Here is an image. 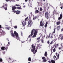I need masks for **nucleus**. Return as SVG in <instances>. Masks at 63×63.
Here are the masks:
<instances>
[{"instance_id":"obj_1","label":"nucleus","mask_w":63,"mask_h":63,"mask_svg":"<svg viewBox=\"0 0 63 63\" xmlns=\"http://www.w3.org/2000/svg\"><path fill=\"white\" fill-rule=\"evenodd\" d=\"M37 33H38V31L36 30L35 29H33L31 33V37L32 36V38H35V37H36V35H37ZM33 35V36H32Z\"/></svg>"},{"instance_id":"obj_2","label":"nucleus","mask_w":63,"mask_h":63,"mask_svg":"<svg viewBox=\"0 0 63 63\" xmlns=\"http://www.w3.org/2000/svg\"><path fill=\"white\" fill-rule=\"evenodd\" d=\"M32 49L31 51L32 52H33V54H35V53H36L37 51V49H36L35 50V48H36L35 46H34L33 45H32ZM34 51H35L34 52Z\"/></svg>"},{"instance_id":"obj_3","label":"nucleus","mask_w":63,"mask_h":63,"mask_svg":"<svg viewBox=\"0 0 63 63\" xmlns=\"http://www.w3.org/2000/svg\"><path fill=\"white\" fill-rule=\"evenodd\" d=\"M14 34L15 35V36H16V39L17 40H19V37L18 36V34L15 31L14 32Z\"/></svg>"},{"instance_id":"obj_4","label":"nucleus","mask_w":63,"mask_h":63,"mask_svg":"<svg viewBox=\"0 0 63 63\" xmlns=\"http://www.w3.org/2000/svg\"><path fill=\"white\" fill-rule=\"evenodd\" d=\"M32 24H33V23L32 22V20H30L29 21L28 25V27H31Z\"/></svg>"},{"instance_id":"obj_5","label":"nucleus","mask_w":63,"mask_h":63,"mask_svg":"<svg viewBox=\"0 0 63 63\" xmlns=\"http://www.w3.org/2000/svg\"><path fill=\"white\" fill-rule=\"evenodd\" d=\"M7 4H3V5L1 7V8H3L5 9V10H7Z\"/></svg>"},{"instance_id":"obj_6","label":"nucleus","mask_w":63,"mask_h":63,"mask_svg":"<svg viewBox=\"0 0 63 63\" xmlns=\"http://www.w3.org/2000/svg\"><path fill=\"white\" fill-rule=\"evenodd\" d=\"M49 15V14L48 13L46 12L45 13V17H46V18H47V19L49 18V17H48Z\"/></svg>"},{"instance_id":"obj_7","label":"nucleus","mask_w":63,"mask_h":63,"mask_svg":"<svg viewBox=\"0 0 63 63\" xmlns=\"http://www.w3.org/2000/svg\"><path fill=\"white\" fill-rule=\"evenodd\" d=\"M16 8V7H15V6H13L12 7V10H13V12H14V13H15V12H16V11L15 10Z\"/></svg>"},{"instance_id":"obj_8","label":"nucleus","mask_w":63,"mask_h":63,"mask_svg":"<svg viewBox=\"0 0 63 63\" xmlns=\"http://www.w3.org/2000/svg\"><path fill=\"white\" fill-rule=\"evenodd\" d=\"M42 23V21H41L40 23V26H43L44 25L45 23L44 22H43Z\"/></svg>"},{"instance_id":"obj_9","label":"nucleus","mask_w":63,"mask_h":63,"mask_svg":"<svg viewBox=\"0 0 63 63\" xmlns=\"http://www.w3.org/2000/svg\"><path fill=\"white\" fill-rule=\"evenodd\" d=\"M11 34L12 35V36L13 37H14L15 35L14 34V33L13 32V31L12 30H11Z\"/></svg>"},{"instance_id":"obj_10","label":"nucleus","mask_w":63,"mask_h":63,"mask_svg":"<svg viewBox=\"0 0 63 63\" xmlns=\"http://www.w3.org/2000/svg\"><path fill=\"white\" fill-rule=\"evenodd\" d=\"M22 25H23V26H24L25 25H26V22H24V21H23L22 22Z\"/></svg>"},{"instance_id":"obj_11","label":"nucleus","mask_w":63,"mask_h":63,"mask_svg":"<svg viewBox=\"0 0 63 63\" xmlns=\"http://www.w3.org/2000/svg\"><path fill=\"white\" fill-rule=\"evenodd\" d=\"M42 59H43V60L44 62H47V60L46 59V58L44 57H42Z\"/></svg>"},{"instance_id":"obj_12","label":"nucleus","mask_w":63,"mask_h":63,"mask_svg":"<svg viewBox=\"0 0 63 63\" xmlns=\"http://www.w3.org/2000/svg\"><path fill=\"white\" fill-rule=\"evenodd\" d=\"M7 2H8V1H10V2H11V1H12L13 2H15L16 1L15 0H5ZM17 1H18L19 0H16Z\"/></svg>"},{"instance_id":"obj_13","label":"nucleus","mask_w":63,"mask_h":63,"mask_svg":"<svg viewBox=\"0 0 63 63\" xmlns=\"http://www.w3.org/2000/svg\"><path fill=\"white\" fill-rule=\"evenodd\" d=\"M62 17V14H61L60 16V17L58 18V20H60V19H61Z\"/></svg>"},{"instance_id":"obj_14","label":"nucleus","mask_w":63,"mask_h":63,"mask_svg":"<svg viewBox=\"0 0 63 63\" xmlns=\"http://www.w3.org/2000/svg\"><path fill=\"white\" fill-rule=\"evenodd\" d=\"M15 12H16V14H17V15H18V14H19V13H20V11H15Z\"/></svg>"},{"instance_id":"obj_15","label":"nucleus","mask_w":63,"mask_h":63,"mask_svg":"<svg viewBox=\"0 0 63 63\" xmlns=\"http://www.w3.org/2000/svg\"><path fill=\"white\" fill-rule=\"evenodd\" d=\"M48 23L47 22H46L45 24V28L46 27H47Z\"/></svg>"},{"instance_id":"obj_16","label":"nucleus","mask_w":63,"mask_h":63,"mask_svg":"<svg viewBox=\"0 0 63 63\" xmlns=\"http://www.w3.org/2000/svg\"><path fill=\"white\" fill-rule=\"evenodd\" d=\"M28 61H29L31 62V57H29L28 59Z\"/></svg>"},{"instance_id":"obj_17","label":"nucleus","mask_w":63,"mask_h":63,"mask_svg":"<svg viewBox=\"0 0 63 63\" xmlns=\"http://www.w3.org/2000/svg\"><path fill=\"white\" fill-rule=\"evenodd\" d=\"M1 34H2V36H4V35H5V32H4V31H2V32Z\"/></svg>"},{"instance_id":"obj_18","label":"nucleus","mask_w":63,"mask_h":63,"mask_svg":"<svg viewBox=\"0 0 63 63\" xmlns=\"http://www.w3.org/2000/svg\"><path fill=\"white\" fill-rule=\"evenodd\" d=\"M5 47H2L1 48V49L2 50H5Z\"/></svg>"},{"instance_id":"obj_19","label":"nucleus","mask_w":63,"mask_h":63,"mask_svg":"<svg viewBox=\"0 0 63 63\" xmlns=\"http://www.w3.org/2000/svg\"><path fill=\"white\" fill-rule=\"evenodd\" d=\"M60 23V21H59L57 22L56 24H57V25H59Z\"/></svg>"},{"instance_id":"obj_20","label":"nucleus","mask_w":63,"mask_h":63,"mask_svg":"<svg viewBox=\"0 0 63 63\" xmlns=\"http://www.w3.org/2000/svg\"><path fill=\"white\" fill-rule=\"evenodd\" d=\"M47 52H46L45 53V56H47Z\"/></svg>"},{"instance_id":"obj_21","label":"nucleus","mask_w":63,"mask_h":63,"mask_svg":"<svg viewBox=\"0 0 63 63\" xmlns=\"http://www.w3.org/2000/svg\"><path fill=\"white\" fill-rule=\"evenodd\" d=\"M39 13V11H38V10H36L35 11V14H37V13Z\"/></svg>"},{"instance_id":"obj_22","label":"nucleus","mask_w":63,"mask_h":63,"mask_svg":"<svg viewBox=\"0 0 63 63\" xmlns=\"http://www.w3.org/2000/svg\"><path fill=\"white\" fill-rule=\"evenodd\" d=\"M51 62L52 63H55V61H54L53 60H51Z\"/></svg>"},{"instance_id":"obj_23","label":"nucleus","mask_w":63,"mask_h":63,"mask_svg":"<svg viewBox=\"0 0 63 63\" xmlns=\"http://www.w3.org/2000/svg\"><path fill=\"white\" fill-rule=\"evenodd\" d=\"M10 27H6V29H8V30H9V29H10Z\"/></svg>"},{"instance_id":"obj_24","label":"nucleus","mask_w":63,"mask_h":63,"mask_svg":"<svg viewBox=\"0 0 63 63\" xmlns=\"http://www.w3.org/2000/svg\"><path fill=\"white\" fill-rule=\"evenodd\" d=\"M60 29V27L59 26H58V30H59Z\"/></svg>"},{"instance_id":"obj_25","label":"nucleus","mask_w":63,"mask_h":63,"mask_svg":"<svg viewBox=\"0 0 63 63\" xmlns=\"http://www.w3.org/2000/svg\"><path fill=\"white\" fill-rule=\"evenodd\" d=\"M36 18H37V17L35 16L34 18H33V20H34V19H36Z\"/></svg>"},{"instance_id":"obj_26","label":"nucleus","mask_w":63,"mask_h":63,"mask_svg":"<svg viewBox=\"0 0 63 63\" xmlns=\"http://www.w3.org/2000/svg\"><path fill=\"white\" fill-rule=\"evenodd\" d=\"M14 27L15 28V29H16L17 28V26H14Z\"/></svg>"},{"instance_id":"obj_27","label":"nucleus","mask_w":63,"mask_h":63,"mask_svg":"<svg viewBox=\"0 0 63 63\" xmlns=\"http://www.w3.org/2000/svg\"><path fill=\"white\" fill-rule=\"evenodd\" d=\"M3 61V60L2 58H0V61L1 62H2Z\"/></svg>"},{"instance_id":"obj_28","label":"nucleus","mask_w":63,"mask_h":63,"mask_svg":"<svg viewBox=\"0 0 63 63\" xmlns=\"http://www.w3.org/2000/svg\"><path fill=\"white\" fill-rule=\"evenodd\" d=\"M59 54H58L57 55V59H59Z\"/></svg>"},{"instance_id":"obj_29","label":"nucleus","mask_w":63,"mask_h":63,"mask_svg":"<svg viewBox=\"0 0 63 63\" xmlns=\"http://www.w3.org/2000/svg\"><path fill=\"white\" fill-rule=\"evenodd\" d=\"M8 44L9 45L7 44V46H10V42H8Z\"/></svg>"},{"instance_id":"obj_30","label":"nucleus","mask_w":63,"mask_h":63,"mask_svg":"<svg viewBox=\"0 0 63 63\" xmlns=\"http://www.w3.org/2000/svg\"><path fill=\"white\" fill-rule=\"evenodd\" d=\"M53 43V41H52L50 43V44L51 45V44H52Z\"/></svg>"},{"instance_id":"obj_31","label":"nucleus","mask_w":63,"mask_h":63,"mask_svg":"<svg viewBox=\"0 0 63 63\" xmlns=\"http://www.w3.org/2000/svg\"><path fill=\"white\" fill-rule=\"evenodd\" d=\"M17 8L18 9H21V7H18Z\"/></svg>"},{"instance_id":"obj_32","label":"nucleus","mask_w":63,"mask_h":63,"mask_svg":"<svg viewBox=\"0 0 63 63\" xmlns=\"http://www.w3.org/2000/svg\"><path fill=\"white\" fill-rule=\"evenodd\" d=\"M55 49L54 48V49L53 50V52H55Z\"/></svg>"},{"instance_id":"obj_33","label":"nucleus","mask_w":63,"mask_h":63,"mask_svg":"<svg viewBox=\"0 0 63 63\" xmlns=\"http://www.w3.org/2000/svg\"><path fill=\"white\" fill-rule=\"evenodd\" d=\"M53 33H55V29H54V32H53Z\"/></svg>"},{"instance_id":"obj_34","label":"nucleus","mask_w":63,"mask_h":63,"mask_svg":"<svg viewBox=\"0 0 63 63\" xmlns=\"http://www.w3.org/2000/svg\"><path fill=\"white\" fill-rule=\"evenodd\" d=\"M51 39H52L53 38V36L52 35H51V36L50 37Z\"/></svg>"},{"instance_id":"obj_35","label":"nucleus","mask_w":63,"mask_h":63,"mask_svg":"<svg viewBox=\"0 0 63 63\" xmlns=\"http://www.w3.org/2000/svg\"><path fill=\"white\" fill-rule=\"evenodd\" d=\"M63 36H62L61 37V40H62V39L63 40Z\"/></svg>"},{"instance_id":"obj_36","label":"nucleus","mask_w":63,"mask_h":63,"mask_svg":"<svg viewBox=\"0 0 63 63\" xmlns=\"http://www.w3.org/2000/svg\"><path fill=\"white\" fill-rule=\"evenodd\" d=\"M40 39V37L37 38V40H39Z\"/></svg>"},{"instance_id":"obj_37","label":"nucleus","mask_w":63,"mask_h":63,"mask_svg":"<svg viewBox=\"0 0 63 63\" xmlns=\"http://www.w3.org/2000/svg\"><path fill=\"white\" fill-rule=\"evenodd\" d=\"M40 10L41 11H42L43 10V9L41 8L40 9Z\"/></svg>"},{"instance_id":"obj_38","label":"nucleus","mask_w":63,"mask_h":63,"mask_svg":"<svg viewBox=\"0 0 63 63\" xmlns=\"http://www.w3.org/2000/svg\"><path fill=\"white\" fill-rule=\"evenodd\" d=\"M50 33L49 35L48 36H47L48 37V38H49V37H50Z\"/></svg>"},{"instance_id":"obj_39","label":"nucleus","mask_w":63,"mask_h":63,"mask_svg":"<svg viewBox=\"0 0 63 63\" xmlns=\"http://www.w3.org/2000/svg\"><path fill=\"white\" fill-rule=\"evenodd\" d=\"M27 19H28V17H27L25 19V20L26 21V20Z\"/></svg>"},{"instance_id":"obj_40","label":"nucleus","mask_w":63,"mask_h":63,"mask_svg":"<svg viewBox=\"0 0 63 63\" xmlns=\"http://www.w3.org/2000/svg\"><path fill=\"white\" fill-rule=\"evenodd\" d=\"M41 42H42V43H44V40H42Z\"/></svg>"},{"instance_id":"obj_41","label":"nucleus","mask_w":63,"mask_h":63,"mask_svg":"<svg viewBox=\"0 0 63 63\" xmlns=\"http://www.w3.org/2000/svg\"><path fill=\"white\" fill-rule=\"evenodd\" d=\"M47 43H48V44H49V41H48Z\"/></svg>"},{"instance_id":"obj_42","label":"nucleus","mask_w":63,"mask_h":63,"mask_svg":"<svg viewBox=\"0 0 63 63\" xmlns=\"http://www.w3.org/2000/svg\"><path fill=\"white\" fill-rule=\"evenodd\" d=\"M53 58L54 59L55 58H56V56H54L53 57Z\"/></svg>"},{"instance_id":"obj_43","label":"nucleus","mask_w":63,"mask_h":63,"mask_svg":"<svg viewBox=\"0 0 63 63\" xmlns=\"http://www.w3.org/2000/svg\"><path fill=\"white\" fill-rule=\"evenodd\" d=\"M16 6H19V5L16 4Z\"/></svg>"},{"instance_id":"obj_44","label":"nucleus","mask_w":63,"mask_h":63,"mask_svg":"<svg viewBox=\"0 0 63 63\" xmlns=\"http://www.w3.org/2000/svg\"><path fill=\"white\" fill-rule=\"evenodd\" d=\"M2 28V26L1 25H0V28Z\"/></svg>"},{"instance_id":"obj_45","label":"nucleus","mask_w":63,"mask_h":63,"mask_svg":"<svg viewBox=\"0 0 63 63\" xmlns=\"http://www.w3.org/2000/svg\"><path fill=\"white\" fill-rule=\"evenodd\" d=\"M30 36H31V35H29V37L28 38H29L30 37Z\"/></svg>"},{"instance_id":"obj_46","label":"nucleus","mask_w":63,"mask_h":63,"mask_svg":"<svg viewBox=\"0 0 63 63\" xmlns=\"http://www.w3.org/2000/svg\"><path fill=\"white\" fill-rule=\"evenodd\" d=\"M48 62L49 63H51V62L50 61H48Z\"/></svg>"},{"instance_id":"obj_47","label":"nucleus","mask_w":63,"mask_h":63,"mask_svg":"<svg viewBox=\"0 0 63 63\" xmlns=\"http://www.w3.org/2000/svg\"><path fill=\"white\" fill-rule=\"evenodd\" d=\"M61 31H63V28L61 29Z\"/></svg>"},{"instance_id":"obj_48","label":"nucleus","mask_w":63,"mask_h":63,"mask_svg":"<svg viewBox=\"0 0 63 63\" xmlns=\"http://www.w3.org/2000/svg\"><path fill=\"white\" fill-rule=\"evenodd\" d=\"M59 44H57V47H58V46H59Z\"/></svg>"},{"instance_id":"obj_49","label":"nucleus","mask_w":63,"mask_h":63,"mask_svg":"<svg viewBox=\"0 0 63 63\" xmlns=\"http://www.w3.org/2000/svg\"><path fill=\"white\" fill-rule=\"evenodd\" d=\"M21 35L22 36H23L22 35V32H21Z\"/></svg>"},{"instance_id":"obj_50","label":"nucleus","mask_w":63,"mask_h":63,"mask_svg":"<svg viewBox=\"0 0 63 63\" xmlns=\"http://www.w3.org/2000/svg\"><path fill=\"white\" fill-rule=\"evenodd\" d=\"M56 56H57V53H56Z\"/></svg>"},{"instance_id":"obj_51","label":"nucleus","mask_w":63,"mask_h":63,"mask_svg":"<svg viewBox=\"0 0 63 63\" xmlns=\"http://www.w3.org/2000/svg\"><path fill=\"white\" fill-rule=\"evenodd\" d=\"M9 59H10V60H11V58L9 57Z\"/></svg>"},{"instance_id":"obj_52","label":"nucleus","mask_w":63,"mask_h":63,"mask_svg":"<svg viewBox=\"0 0 63 63\" xmlns=\"http://www.w3.org/2000/svg\"><path fill=\"white\" fill-rule=\"evenodd\" d=\"M58 12H57V14H59L60 13V12L59 11Z\"/></svg>"},{"instance_id":"obj_53","label":"nucleus","mask_w":63,"mask_h":63,"mask_svg":"<svg viewBox=\"0 0 63 63\" xmlns=\"http://www.w3.org/2000/svg\"><path fill=\"white\" fill-rule=\"evenodd\" d=\"M27 1H28V0H25V2H27Z\"/></svg>"},{"instance_id":"obj_54","label":"nucleus","mask_w":63,"mask_h":63,"mask_svg":"<svg viewBox=\"0 0 63 63\" xmlns=\"http://www.w3.org/2000/svg\"><path fill=\"white\" fill-rule=\"evenodd\" d=\"M61 9H62L63 8H62V7H61Z\"/></svg>"},{"instance_id":"obj_55","label":"nucleus","mask_w":63,"mask_h":63,"mask_svg":"<svg viewBox=\"0 0 63 63\" xmlns=\"http://www.w3.org/2000/svg\"><path fill=\"white\" fill-rule=\"evenodd\" d=\"M59 49H61V48H59Z\"/></svg>"},{"instance_id":"obj_56","label":"nucleus","mask_w":63,"mask_h":63,"mask_svg":"<svg viewBox=\"0 0 63 63\" xmlns=\"http://www.w3.org/2000/svg\"><path fill=\"white\" fill-rule=\"evenodd\" d=\"M31 39H30V42H31Z\"/></svg>"},{"instance_id":"obj_57","label":"nucleus","mask_w":63,"mask_h":63,"mask_svg":"<svg viewBox=\"0 0 63 63\" xmlns=\"http://www.w3.org/2000/svg\"><path fill=\"white\" fill-rule=\"evenodd\" d=\"M24 8H25V6L24 5L23 6Z\"/></svg>"},{"instance_id":"obj_58","label":"nucleus","mask_w":63,"mask_h":63,"mask_svg":"<svg viewBox=\"0 0 63 63\" xmlns=\"http://www.w3.org/2000/svg\"><path fill=\"white\" fill-rule=\"evenodd\" d=\"M25 42V41H23V42H22V43H24Z\"/></svg>"},{"instance_id":"obj_59","label":"nucleus","mask_w":63,"mask_h":63,"mask_svg":"<svg viewBox=\"0 0 63 63\" xmlns=\"http://www.w3.org/2000/svg\"><path fill=\"white\" fill-rule=\"evenodd\" d=\"M57 58H56V59L55 60H57Z\"/></svg>"},{"instance_id":"obj_60","label":"nucleus","mask_w":63,"mask_h":63,"mask_svg":"<svg viewBox=\"0 0 63 63\" xmlns=\"http://www.w3.org/2000/svg\"><path fill=\"white\" fill-rule=\"evenodd\" d=\"M8 14H9V15H10V12H8Z\"/></svg>"},{"instance_id":"obj_61","label":"nucleus","mask_w":63,"mask_h":63,"mask_svg":"<svg viewBox=\"0 0 63 63\" xmlns=\"http://www.w3.org/2000/svg\"><path fill=\"white\" fill-rule=\"evenodd\" d=\"M37 8H35V10H37Z\"/></svg>"},{"instance_id":"obj_62","label":"nucleus","mask_w":63,"mask_h":63,"mask_svg":"<svg viewBox=\"0 0 63 63\" xmlns=\"http://www.w3.org/2000/svg\"><path fill=\"white\" fill-rule=\"evenodd\" d=\"M61 47H62V45H61Z\"/></svg>"},{"instance_id":"obj_63","label":"nucleus","mask_w":63,"mask_h":63,"mask_svg":"<svg viewBox=\"0 0 63 63\" xmlns=\"http://www.w3.org/2000/svg\"><path fill=\"white\" fill-rule=\"evenodd\" d=\"M28 63H30V62H29Z\"/></svg>"},{"instance_id":"obj_64","label":"nucleus","mask_w":63,"mask_h":63,"mask_svg":"<svg viewBox=\"0 0 63 63\" xmlns=\"http://www.w3.org/2000/svg\"><path fill=\"white\" fill-rule=\"evenodd\" d=\"M44 1H45V0H43Z\"/></svg>"}]
</instances>
